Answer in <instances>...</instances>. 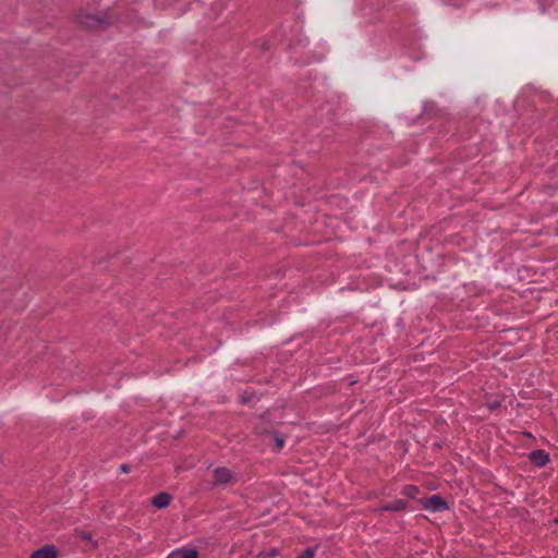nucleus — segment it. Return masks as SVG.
<instances>
[{
  "label": "nucleus",
  "mask_w": 558,
  "mask_h": 558,
  "mask_svg": "<svg viewBox=\"0 0 558 558\" xmlns=\"http://www.w3.org/2000/svg\"><path fill=\"white\" fill-rule=\"evenodd\" d=\"M213 486L220 487L238 482V474L225 466H218L213 470Z\"/></svg>",
  "instance_id": "1"
},
{
  "label": "nucleus",
  "mask_w": 558,
  "mask_h": 558,
  "mask_svg": "<svg viewBox=\"0 0 558 558\" xmlns=\"http://www.w3.org/2000/svg\"><path fill=\"white\" fill-rule=\"evenodd\" d=\"M422 505L426 510L430 511H444L449 508L447 501L439 495L424 498Z\"/></svg>",
  "instance_id": "2"
},
{
  "label": "nucleus",
  "mask_w": 558,
  "mask_h": 558,
  "mask_svg": "<svg viewBox=\"0 0 558 558\" xmlns=\"http://www.w3.org/2000/svg\"><path fill=\"white\" fill-rule=\"evenodd\" d=\"M529 459L537 468L545 466L550 460L549 453L542 449L532 451Z\"/></svg>",
  "instance_id": "3"
},
{
  "label": "nucleus",
  "mask_w": 558,
  "mask_h": 558,
  "mask_svg": "<svg viewBox=\"0 0 558 558\" xmlns=\"http://www.w3.org/2000/svg\"><path fill=\"white\" fill-rule=\"evenodd\" d=\"M199 553L195 548H178L171 551L167 558H198Z\"/></svg>",
  "instance_id": "4"
},
{
  "label": "nucleus",
  "mask_w": 558,
  "mask_h": 558,
  "mask_svg": "<svg viewBox=\"0 0 558 558\" xmlns=\"http://www.w3.org/2000/svg\"><path fill=\"white\" fill-rule=\"evenodd\" d=\"M78 23L86 28H97L102 20L92 14H80Z\"/></svg>",
  "instance_id": "5"
},
{
  "label": "nucleus",
  "mask_w": 558,
  "mask_h": 558,
  "mask_svg": "<svg viewBox=\"0 0 558 558\" xmlns=\"http://www.w3.org/2000/svg\"><path fill=\"white\" fill-rule=\"evenodd\" d=\"M408 507V502L403 499H396L389 502H386L383 505L379 510L380 511H393V512H401L404 511Z\"/></svg>",
  "instance_id": "6"
},
{
  "label": "nucleus",
  "mask_w": 558,
  "mask_h": 558,
  "mask_svg": "<svg viewBox=\"0 0 558 558\" xmlns=\"http://www.w3.org/2000/svg\"><path fill=\"white\" fill-rule=\"evenodd\" d=\"M171 499L172 497L169 493L161 492L153 497L151 505L158 509L166 508L170 505Z\"/></svg>",
  "instance_id": "7"
},
{
  "label": "nucleus",
  "mask_w": 558,
  "mask_h": 558,
  "mask_svg": "<svg viewBox=\"0 0 558 558\" xmlns=\"http://www.w3.org/2000/svg\"><path fill=\"white\" fill-rule=\"evenodd\" d=\"M31 558H57V551L52 545H46L35 550Z\"/></svg>",
  "instance_id": "8"
},
{
  "label": "nucleus",
  "mask_w": 558,
  "mask_h": 558,
  "mask_svg": "<svg viewBox=\"0 0 558 558\" xmlns=\"http://www.w3.org/2000/svg\"><path fill=\"white\" fill-rule=\"evenodd\" d=\"M255 432L258 435H267L271 434L270 426L265 422V416L263 415L260 422L256 424Z\"/></svg>",
  "instance_id": "9"
},
{
  "label": "nucleus",
  "mask_w": 558,
  "mask_h": 558,
  "mask_svg": "<svg viewBox=\"0 0 558 558\" xmlns=\"http://www.w3.org/2000/svg\"><path fill=\"white\" fill-rule=\"evenodd\" d=\"M418 488L414 485H407L404 486V488L402 489V495L411 498V499H414L416 498V496L418 495Z\"/></svg>",
  "instance_id": "10"
},
{
  "label": "nucleus",
  "mask_w": 558,
  "mask_h": 558,
  "mask_svg": "<svg viewBox=\"0 0 558 558\" xmlns=\"http://www.w3.org/2000/svg\"><path fill=\"white\" fill-rule=\"evenodd\" d=\"M271 436L275 440L277 450H280L284 446V438L277 432H271Z\"/></svg>",
  "instance_id": "11"
},
{
  "label": "nucleus",
  "mask_w": 558,
  "mask_h": 558,
  "mask_svg": "<svg viewBox=\"0 0 558 558\" xmlns=\"http://www.w3.org/2000/svg\"><path fill=\"white\" fill-rule=\"evenodd\" d=\"M315 555V550L313 548H306L302 554H300L296 558H313Z\"/></svg>",
  "instance_id": "12"
},
{
  "label": "nucleus",
  "mask_w": 558,
  "mask_h": 558,
  "mask_svg": "<svg viewBox=\"0 0 558 558\" xmlns=\"http://www.w3.org/2000/svg\"><path fill=\"white\" fill-rule=\"evenodd\" d=\"M278 555V550L276 548L269 550V551H260L259 556H266V557H275Z\"/></svg>",
  "instance_id": "13"
},
{
  "label": "nucleus",
  "mask_w": 558,
  "mask_h": 558,
  "mask_svg": "<svg viewBox=\"0 0 558 558\" xmlns=\"http://www.w3.org/2000/svg\"><path fill=\"white\" fill-rule=\"evenodd\" d=\"M120 470L123 472V473H129L130 472V465L126 464V463H123L120 465Z\"/></svg>",
  "instance_id": "14"
},
{
  "label": "nucleus",
  "mask_w": 558,
  "mask_h": 558,
  "mask_svg": "<svg viewBox=\"0 0 558 558\" xmlns=\"http://www.w3.org/2000/svg\"><path fill=\"white\" fill-rule=\"evenodd\" d=\"M499 405H500L499 401H493V402L488 403V407L492 410L499 408Z\"/></svg>",
  "instance_id": "15"
}]
</instances>
